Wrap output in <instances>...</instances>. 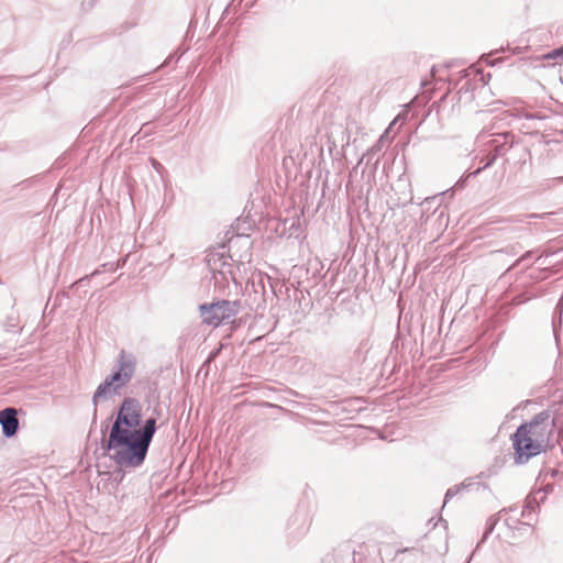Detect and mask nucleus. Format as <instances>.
I'll use <instances>...</instances> for the list:
<instances>
[{
    "mask_svg": "<svg viewBox=\"0 0 563 563\" xmlns=\"http://www.w3.org/2000/svg\"><path fill=\"white\" fill-rule=\"evenodd\" d=\"M553 422L549 415L541 412L531 421L521 424L512 435L515 461L526 463L531 457L544 452L550 445Z\"/></svg>",
    "mask_w": 563,
    "mask_h": 563,
    "instance_id": "2",
    "label": "nucleus"
},
{
    "mask_svg": "<svg viewBox=\"0 0 563 563\" xmlns=\"http://www.w3.org/2000/svg\"><path fill=\"white\" fill-rule=\"evenodd\" d=\"M239 307L238 301L219 300L201 305L199 311L205 324L218 328L229 323L238 314Z\"/></svg>",
    "mask_w": 563,
    "mask_h": 563,
    "instance_id": "4",
    "label": "nucleus"
},
{
    "mask_svg": "<svg viewBox=\"0 0 563 563\" xmlns=\"http://www.w3.org/2000/svg\"><path fill=\"white\" fill-rule=\"evenodd\" d=\"M18 411L14 408H5L0 410V424L5 437H13L18 432L19 420Z\"/></svg>",
    "mask_w": 563,
    "mask_h": 563,
    "instance_id": "5",
    "label": "nucleus"
},
{
    "mask_svg": "<svg viewBox=\"0 0 563 563\" xmlns=\"http://www.w3.org/2000/svg\"><path fill=\"white\" fill-rule=\"evenodd\" d=\"M134 361L122 352L120 354L118 372L108 376L104 382L99 385L93 395V401L98 402L101 398L107 397L111 393H115L119 388L125 386L134 374Z\"/></svg>",
    "mask_w": 563,
    "mask_h": 563,
    "instance_id": "3",
    "label": "nucleus"
},
{
    "mask_svg": "<svg viewBox=\"0 0 563 563\" xmlns=\"http://www.w3.org/2000/svg\"><path fill=\"white\" fill-rule=\"evenodd\" d=\"M544 58L547 59H561L563 60V46L560 48H556L549 54L544 55Z\"/></svg>",
    "mask_w": 563,
    "mask_h": 563,
    "instance_id": "6",
    "label": "nucleus"
},
{
    "mask_svg": "<svg viewBox=\"0 0 563 563\" xmlns=\"http://www.w3.org/2000/svg\"><path fill=\"white\" fill-rule=\"evenodd\" d=\"M141 406L133 398H125L111 428L107 449L121 466L131 467L143 463L155 433V419L141 426Z\"/></svg>",
    "mask_w": 563,
    "mask_h": 563,
    "instance_id": "1",
    "label": "nucleus"
}]
</instances>
